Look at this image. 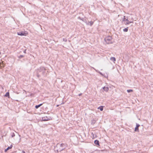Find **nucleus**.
<instances>
[{"instance_id":"aec40b11","label":"nucleus","mask_w":153,"mask_h":153,"mask_svg":"<svg viewBox=\"0 0 153 153\" xmlns=\"http://www.w3.org/2000/svg\"><path fill=\"white\" fill-rule=\"evenodd\" d=\"M81 94H79V96H81Z\"/></svg>"},{"instance_id":"7ed1b4c3","label":"nucleus","mask_w":153,"mask_h":153,"mask_svg":"<svg viewBox=\"0 0 153 153\" xmlns=\"http://www.w3.org/2000/svg\"><path fill=\"white\" fill-rule=\"evenodd\" d=\"M17 34L18 35L21 36H26L27 35V33H25L23 32H19L17 33Z\"/></svg>"},{"instance_id":"f257e3e1","label":"nucleus","mask_w":153,"mask_h":153,"mask_svg":"<svg viewBox=\"0 0 153 153\" xmlns=\"http://www.w3.org/2000/svg\"><path fill=\"white\" fill-rule=\"evenodd\" d=\"M133 19L130 15L127 16H124L123 18V21L126 25H129L133 23Z\"/></svg>"},{"instance_id":"9b49d317","label":"nucleus","mask_w":153,"mask_h":153,"mask_svg":"<svg viewBox=\"0 0 153 153\" xmlns=\"http://www.w3.org/2000/svg\"><path fill=\"white\" fill-rule=\"evenodd\" d=\"M135 131H139V128L138 127H136L135 128Z\"/></svg>"},{"instance_id":"9d476101","label":"nucleus","mask_w":153,"mask_h":153,"mask_svg":"<svg viewBox=\"0 0 153 153\" xmlns=\"http://www.w3.org/2000/svg\"><path fill=\"white\" fill-rule=\"evenodd\" d=\"M94 143L95 144L99 145V141L98 140H95L94 141Z\"/></svg>"},{"instance_id":"39448f33","label":"nucleus","mask_w":153,"mask_h":153,"mask_svg":"<svg viewBox=\"0 0 153 153\" xmlns=\"http://www.w3.org/2000/svg\"><path fill=\"white\" fill-rule=\"evenodd\" d=\"M110 59L112 61H113L114 63H115L116 61V59L114 57H111L110 58Z\"/></svg>"},{"instance_id":"0eeeda50","label":"nucleus","mask_w":153,"mask_h":153,"mask_svg":"<svg viewBox=\"0 0 153 153\" xmlns=\"http://www.w3.org/2000/svg\"><path fill=\"white\" fill-rule=\"evenodd\" d=\"M4 96L5 97H8V98H9L10 96H9V92H7Z\"/></svg>"},{"instance_id":"20e7f679","label":"nucleus","mask_w":153,"mask_h":153,"mask_svg":"<svg viewBox=\"0 0 153 153\" xmlns=\"http://www.w3.org/2000/svg\"><path fill=\"white\" fill-rule=\"evenodd\" d=\"M103 90L106 91V92H108L109 90V88L107 86H105L102 88Z\"/></svg>"},{"instance_id":"dca6fc26","label":"nucleus","mask_w":153,"mask_h":153,"mask_svg":"<svg viewBox=\"0 0 153 153\" xmlns=\"http://www.w3.org/2000/svg\"><path fill=\"white\" fill-rule=\"evenodd\" d=\"M93 22H89V23H88V25H89V24H90V25H93Z\"/></svg>"},{"instance_id":"2eb2a0df","label":"nucleus","mask_w":153,"mask_h":153,"mask_svg":"<svg viewBox=\"0 0 153 153\" xmlns=\"http://www.w3.org/2000/svg\"><path fill=\"white\" fill-rule=\"evenodd\" d=\"M95 122H96L95 120H92V123H93L94 124L95 123Z\"/></svg>"},{"instance_id":"6ab92c4d","label":"nucleus","mask_w":153,"mask_h":153,"mask_svg":"<svg viewBox=\"0 0 153 153\" xmlns=\"http://www.w3.org/2000/svg\"><path fill=\"white\" fill-rule=\"evenodd\" d=\"M23 57V56H20V57H21V58H22Z\"/></svg>"},{"instance_id":"f3484780","label":"nucleus","mask_w":153,"mask_h":153,"mask_svg":"<svg viewBox=\"0 0 153 153\" xmlns=\"http://www.w3.org/2000/svg\"><path fill=\"white\" fill-rule=\"evenodd\" d=\"M140 125L139 124H137L136 125V127H139Z\"/></svg>"},{"instance_id":"f8f14e48","label":"nucleus","mask_w":153,"mask_h":153,"mask_svg":"<svg viewBox=\"0 0 153 153\" xmlns=\"http://www.w3.org/2000/svg\"><path fill=\"white\" fill-rule=\"evenodd\" d=\"M42 105V104H40V105H36L35 106V108H38L39 107H40L41 105Z\"/></svg>"},{"instance_id":"4be33fe9","label":"nucleus","mask_w":153,"mask_h":153,"mask_svg":"<svg viewBox=\"0 0 153 153\" xmlns=\"http://www.w3.org/2000/svg\"><path fill=\"white\" fill-rule=\"evenodd\" d=\"M0 64H1V62Z\"/></svg>"},{"instance_id":"ddd939ff","label":"nucleus","mask_w":153,"mask_h":153,"mask_svg":"<svg viewBox=\"0 0 153 153\" xmlns=\"http://www.w3.org/2000/svg\"><path fill=\"white\" fill-rule=\"evenodd\" d=\"M127 91L128 93H129L130 92H131L133 91V90L130 89V90H127Z\"/></svg>"},{"instance_id":"412c9836","label":"nucleus","mask_w":153,"mask_h":153,"mask_svg":"<svg viewBox=\"0 0 153 153\" xmlns=\"http://www.w3.org/2000/svg\"><path fill=\"white\" fill-rule=\"evenodd\" d=\"M20 141H21V138L20 139V140H19V143L20 142Z\"/></svg>"},{"instance_id":"1a4fd4ad","label":"nucleus","mask_w":153,"mask_h":153,"mask_svg":"<svg viewBox=\"0 0 153 153\" xmlns=\"http://www.w3.org/2000/svg\"><path fill=\"white\" fill-rule=\"evenodd\" d=\"M97 109H100V110L101 111H102L103 110V106H100Z\"/></svg>"},{"instance_id":"a211bd4d","label":"nucleus","mask_w":153,"mask_h":153,"mask_svg":"<svg viewBox=\"0 0 153 153\" xmlns=\"http://www.w3.org/2000/svg\"><path fill=\"white\" fill-rule=\"evenodd\" d=\"M22 153H25V152L24 151H22Z\"/></svg>"},{"instance_id":"f03ea898","label":"nucleus","mask_w":153,"mask_h":153,"mask_svg":"<svg viewBox=\"0 0 153 153\" xmlns=\"http://www.w3.org/2000/svg\"><path fill=\"white\" fill-rule=\"evenodd\" d=\"M112 37L110 36H108L105 39V40L107 44L111 43Z\"/></svg>"},{"instance_id":"6e6552de","label":"nucleus","mask_w":153,"mask_h":153,"mask_svg":"<svg viewBox=\"0 0 153 153\" xmlns=\"http://www.w3.org/2000/svg\"><path fill=\"white\" fill-rule=\"evenodd\" d=\"M42 120L43 121H47L48 120L47 117H44L42 118Z\"/></svg>"},{"instance_id":"423d86ee","label":"nucleus","mask_w":153,"mask_h":153,"mask_svg":"<svg viewBox=\"0 0 153 153\" xmlns=\"http://www.w3.org/2000/svg\"><path fill=\"white\" fill-rule=\"evenodd\" d=\"M13 147V145H11L10 146L8 147L7 149L5 150V152H6L7 151L11 149Z\"/></svg>"},{"instance_id":"4468645a","label":"nucleus","mask_w":153,"mask_h":153,"mask_svg":"<svg viewBox=\"0 0 153 153\" xmlns=\"http://www.w3.org/2000/svg\"><path fill=\"white\" fill-rule=\"evenodd\" d=\"M128 29L127 28L124 29L123 30L124 32H127L128 31Z\"/></svg>"}]
</instances>
